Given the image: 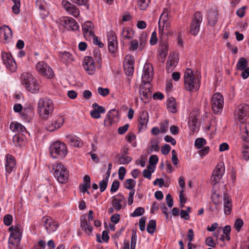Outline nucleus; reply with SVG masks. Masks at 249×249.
I'll return each mask as SVG.
<instances>
[{
	"label": "nucleus",
	"mask_w": 249,
	"mask_h": 249,
	"mask_svg": "<svg viewBox=\"0 0 249 249\" xmlns=\"http://www.w3.org/2000/svg\"><path fill=\"white\" fill-rule=\"evenodd\" d=\"M83 66L86 71L90 75L94 73L95 67L93 58L89 56H86L84 58Z\"/></svg>",
	"instance_id": "f3484780"
},
{
	"label": "nucleus",
	"mask_w": 249,
	"mask_h": 249,
	"mask_svg": "<svg viewBox=\"0 0 249 249\" xmlns=\"http://www.w3.org/2000/svg\"><path fill=\"white\" fill-rule=\"evenodd\" d=\"M159 158L156 155H152L149 159V163L150 165H156L158 162Z\"/></svg>",
	"instance_id": "774afa93"
},
{
	"label": "nucleus",
	"mask_w": 249,
	"mask_h": 249,
	"mask_svg": "<svg viewBox=\"0 0 249 249\" xmlns=\"http://www.w3.org/2000/svg\"><path fill=\"white\" fill-rule=\"evenodd\" d=\"M14 3V5L12 7L13 12L15 14H18L20 12L19 7L20 6V0H12Z\"/></svg>",
	"instance_id": "37998d69"
},
{
	"label": "nucleus",
	"mask_w": 249,
	"mask_h": 249,
	"mask_svg": "<svg viewBox=\"0 0 249 249\" xmlns=\"http://www.w3.org/2000/svg\"><path fill=\"white\" fill-rule=\"evenodd\" d=\"M243 158L245 160H248L249 159V145L245 144L243 145L242 151Z\"/></svg>",
	"instance_id": "09e8293b"
},
{
	"label": "nucleus",
	"mask_w": 249,
	"mask_h": 249,
	"mask_svg": "<svg viewBox=\"0 0 249 249\" xmlns=\"http://www.w3.org/2000/svg\"><path fill=\"white\" fill-rule=\"evenodd\" d=\"M223 201L224 213L226 215H230L232 210V205L231 199L228 194H224Z\"/></svg>",
	"instance_id": "5701e85b"
},
{
	"label": "nucleus",
	"mask_w": 249,
	"mask_h": 249,
	"mask_svg": "<svg viewBox=\"0 0 249 249\" xmlns=\"http://www.w3.org/2000/svg\"><path fill=\"white\" fill-rule=\"evenodd\" d=\"M41 222L48 233L55 231L58 227V223L49 216H44L41 219Z\"/></svg>",
	"instance_id": "9d476101"
},
{
	"label": "nucleus",
	"mask_w": 249,
	"mask_h": 249,
	"mask_svg": "<svg viewBox=\"0 0 249 249\" xmlns=\"http://www.w3.org/2000/svg\"><path fill=\"white\" fill-rule=\"evenodd\" d=\"M167 107L172 113L177 112L176 103L174 98L170 97L167 101Z\"/></svg>",
	"instance_id": "72a5a7b5"
},
{
	"label": "nucleus",
	"mask_w": 249,
	"mask_h": 249,
	"mask_svg": "<svg viewBox=\"0 0 249 249\" xmlns=\"http://www.w3.org/2000/svg\"><path fill=\"white\" fill-rule=\"evenodd\" d=\"M156 229V222L155 220H150L149 221L147 225L146 230L150 234H153Z\"/></svg>",
	"instance_id": "c9c22d12"
},
{
	"label": "nucleus",
	"mask_w": 249,
	"mask_h": 249,
	"mask_svg": "<svg viewBox=\"0 0 249 249\" xmlns=\"http://www.w3.org/2000/svg\"><path fill=\"white\" fill-rule=\"evenodd\" d=\"M139 47V42L136 39L132 40L130 41V46L129 50L132 51L136 50Z\"/></svg>",
	"instance_id": "bf43d9fd"
},
{
	"label": "nucleus",
	"mask_w": 249,
	"mask_h": 249,
	"mask_svg": "<svg viewBox=\"0 0 249 249\" xmlns=\"http://www.w3.org/2000/svg\"><path fill=\"white\" fill-rule=\"evenodd\" d=\"M117 44V41H113L109 42L108 43V51L111 53H113L115 52L116 49V46Z\"/></svg>",
	"instance_id": "680f3d73"
},
{
	"label": "nucleus",
	"mask_w": 249,
	"mask_h": 249,
	"mask_svg": "<svg viewBox=\"0 0 249 249\" xmlns=\"http://www.w3.org/2000/svg\"><path fill=\"white\" fill-rule=\"evenodd\" d=\"M248 65V61L244 57H241L239 59L237 63V69L240 71H243L246 68Z\"/></svg>",
	"instance_id": "e433bc0d"
},
{
	"label": "nucleus",
	"mask_w": 249,
	"mask_h": 249,
	"mask_svg": "<svg viewBox=\"0 0 249 249\" xmlns=\"http://www.w3.org/2000/svg\"><path fill=\"white\" fill-rule=\"evenodd\" d=\"M36 70L40 74L52 78L53 75L52 69L43 61L39 62L36 65Z\"/></svg>",
	"instance_id": "ddd939ff"
},
{
	"label": "nucleus",
	"mask_w": 249,
	"mask_h": 249,
	"mask_svg": "<svg viewBox=\"0 0 249 249\" xmlns=\"http://www.w3.org/2000/svg\"><path fill=\"white\" fill-rule=\"evenodd\" d=\"M178 63L177 55L175 53L170 54L166 62V69L168 72H171Z\"/></svg>",
	"instance_id": "412c9836"
},
{
	"label": "nucleus",
	"mask_w": 249,
	"mask_h": 249,
	"mask_svg": "<svg viewBox=\"0 0 249 249\" xmlns=\"http://www.w3.org/2000/svg\"><path fill=\"white\" fill-rule=\"evenodd\" d=\"M249 106L246 104H241L237 106L234 111V117L236 120L243 122L249 116Z\"/></svg>",
	"instance_id": "423d86ee"
},
{
	"label": "nucleus",
	"mask_w": 249,
	"mask_h": 249,
	"mask_svg": "<svg viewBox=\"0 0 249 249\" xmlns=\"http://www.w3.org/2000/svg\"><path fill=\"white\" fill-rule=\"evenodd\" d=\"M53 169L54 171V176L59 182L65 183L68 181L69 172L62 163L57 162L53 164Z\"/></svg>",
	"instance_id": "20e7f679"
},
{
	"label": "nucleus",
	"mask_w": 249,
	"mask_h": 249,
	"mask_svg": "<svg viewBox=\"0 0 249 249\" xmlns=\"http://www.w3.org/2000/svg\"><path fill=\"white\" fill-rule=\"evenodd\" d=\"M0 34L3 35V39L7 41L12 37V32L11 29L7 26L4 25L0 29Z\"/></svg>",
	"instance_id": "c756f323"
},
{
	"label": "nucleus",
	"mask_w": 249,
	"mask_h": 249,
	"mask_svg": "<svg viewBox=\"0 0 249 249\" xmlns=\"http://www.w3.org/2000/svg\"><path fill=\"white\" fill-rule=\"evenodd\" d=\"M51 156L54 159H62L67 154V149L66 145L60 142L53 143L50 147Z\"/></svg>",
	"instance_id": "39448f33"
},
{
	"label": "nucleus",
	"mask_w": 249,
	"mask_h": 249,
	"mask_svg": "<svg viewBox=\"0 0 249 249\" xmlns=\"http://www.w3.org/2000/svg\"><path fill=\"white\" fill-rule=\"evenodd\" d=\"M93 54L94 60L98 62L99 66L101 65V54L100 53V50L96 48L93 50Z\"/></svg>",
	"instance_id": "a19ab883"
},
{
	"label": "nucleus",
	"mask_w": 249,
	"mask_h": 249,
	"mask_svg": "<svg viewBox=\"0 0 249 249\" xmlns=\"http://www.w3.org/2000/svg\"><path fill=\"white\" fill-rule=\"evenodd\" d=\"M151 85L150 83H143L140 87L139 89V95L141 101L144 103H147L151 99L152 91L151 90Z\"/></svg>",
	"instance_id": "1a4fd4ad"
},
{
	"label": "nucleus",
	"mask_w": 249,
	"mask_h": 249,
	"mask_svg": "<svg viewBox=\"0 0 249 249\" xmlns=\"http://www.w3.org/2000/svg\"><path fill=\"white\" fill-rule=\"evenodd\" d=\"M135 184L136 181L132 179H127L125 181V187L127 189H133Z\"/></svg>",
	"instance_id": "49530a36"
},
{
	"label": "nucleus",
	"mask_w": 249,
	"mask_h": 249,
	"mask_svg": "<svg viewBox=\"0 0 249 249\" xmlns=\"http://www.w3.org/2000/svg\"><path fill=\"white\" fill-rule=\"evenodd\" d=\"M132 31L129 28L124 29L121 33V36L124 39H130L133 36Z\"/></svg>",
	"instance_id": "79ce46f5"
},
{
	"label": "nucleus",
	"mask_w": 249,
	"mask_h": 249,
	"mask_svg": "<svg viewBox=\"0 0 249 249\" xmlns=\"http://www.w3.org/2000/svg\"><path fill=\"white\" fill-rule=\"evenodd\" d=\"M206 141L203 138H197L195 140V145L197 148H201L206 144Z\"/></svg>",
	"instance_id": "c03bdc74"
},
{
	"label": "nucleus",
	"mask_w": 249,
	"mask_h": 249,
	"mask_svg": "<svg viewBox=\"0 0 249 249\" xmlns=\"http://www.w3.org/2000/svg\"><path fill=\"white\" fill-rule=\"evenodd\" d=\"M53 111V105L50 99L47 97L39 99L37 104V112L41 118L47 120Z\"/></svg>",
	"instance_id": "f257e3e1"
},
{
	"label": "nucleus",
	"mask_w": 249,
	"mask_h": 249,
	"mask_svg": "<svg viewBox=\"0 0 249 249\" xmlns=\"http://www.w3.org/2000/svg\"><path fill=\"white\" fill-rule=\"evenodd\" d=\"M169 20L168 13L167 12H164L161 15L159 21V24L161 25V23H164Z\"/></svg>",
	"instance_id": "3c124183"
},
{
	"label": "nucleus",
	"mask_w": 249,
	"mask_h": 249,
	"mask_svg": "<svg viewBox=\"0 0 249 249\" xmlns=\"http://www.w3.org/2000/svg\"><path fill=\"white\" fill-rule=\"evenodd\" d=\"M134 56L129 54L126 55L124 60V69L126 75H132L134 72Z\"/></svg>",
	"instance_id": "f8f14e48"
},
{
	"label": "nucleus",
	"mask_w": 249,
	"mask_h": 249,
	"mask_svg": "<svg viewBox=\"0 0 249 249\" xmlns=\"http://www.w3.org/2000/svg\"><path fill=\"white\" fill-rule=\"evenodd\" d=\"M119 160L121 164H128L131 161V158L129 156H124L122 155L121 157H119Z\"/></svg>",
	"instance_id": "603ef678"
},
{
	"label": "nucleus",
	"mask_w": 249,
	"mask_h": 249,
	"mask_svg": "<svg viewBox=\"0 0 249 249\" xmlns=\"http://www.w3.org/2000/svg\"><path fill=\"white\" fill-rule=\"evenodd\" d=\"M46 3L44 0H37L36 2V5L40 11H44Z\"/></svg>",
	"instance_id": "6e6d98bb"
},
{
	"label": "nucleus",
	"mask_w": 249,
	"mask_h": 249,
	"mask_svg": "<svg viewBox=\"0 0 249 249\" xmlns=\"http://www.w3.org/2000/svg\"><path fill=\"white\" fill-rule=\"evenodd\" d=\"M62 57L65 59L68 62H71L73 58L71 54L67 52H64L62 53Z\"/></svg>",
	"instance_id": "e2e57ef3"
},
{
	"label": "nucleus",
	"mask_w": 249,
	"mask_h": 249,
	"mask_svg": "<svg viewBox=\"0 0 249 249\" xmlns=\"http://www.w3.org/2000/svg\"><path fill=\"white\" fill-rule=\"evenodd\" d=\"M108 179L107 178H105L104 179L100 181L99 183L100 190L101 192H103L107 188Z\"/></svg>",
	"instance_id": "a18cd8bd"
},
{
	"label": "nucleus",
	"mask_w": 249,
	"mask_h": 249,
	"mask_svg": "<svg viewBox=\"0 0 249 249\" xmlns=\"http://www.w3.org/2000/svg\"><path fill=\"white\" fill-rule=\"evenodd\" d=\"M115 111V109H113L110 110L106 116V117L104 120V124L105 125H111L113 121V115H112V112Z\"/></svg>",
	"instance_id": "4c0bfd02"
},
{
	"label": "nucleus",
	"mask_w": 249,
	"mask_h": 249,
	"mask_svg": "<svg viewBox=\"0 0 249 249\" xmlns=\"http://www.w3.org/2000/svg\"><path fill=\"white\" fill-rule=\"evenodd\" d=\"M80 224L82 229L86 233L90 235L92 232V227L90 223L87 221L86 216L82 215L80 217Z\"/></svg>",
	"instance_id": "a878e982"
},
{
	"label": "nucleus",
	"mask_w": 249,
	"mask_h": 249,
	"mask_svg": "<svg viewBox=\"0 0 249 249\" xmlns=\"http://www.w3.org/2000/svg\"><path fill=\"white\" fill-rule=\"evenodd\" d=\"M66 138L68 142H69L71 145L74 147L80 146V141L78 137L72 135H68L66 136Z\"/></svg>",
	"instance_id": "473e14b6"
},
{
	"label": "nucleus",
	"mask_w": 249,
	"mask_h": 249,
	"mask_svg": "<svg viewBox=\"0 0 249 249\" xmlns=\"http://www.w3.org/2000/svg\"><path fill=\"white\" fill-rule=\"evenodd\" d=\"M224 99L220 93H214L211 101L212 108L214 113H220L223 109Z\"/></svg>",
	"instance_id": "0eeeda50"
},
{
	"label": "nucleus",
	"mask_w": 249,
	"mask_h": 249,
	"mask_svg": "<svg viewBox=\"0 0 249 249\" xmlns=\"http://www.w3.org/2000/svg\"><path fill=\"white\" fill-rule=\"evenodd\" d=\"M64 122V118L62 116H59L52 122L48 124L46 126V129L50 132L53 131L60 128L63 124Z\"/></svg>",
	"instance_id": "aec40b11"
},
{
	"label": "nucleus",
	"mask_w": 249,
	"mask_h": 249,
	"mask_svg": "<svg viewBox=\"0 0 249 249\" xmlns=\"http://www.w3.org/2000/svg\"><path fill=\"white\" fill-rule=\"evenodd\" d=\"M205 243L208 246L212 248H215L216 246V244L212 237H208L206 238L205 239Z\"/></svg>",
	"instance_id": "69168bd1"
},
{
	"label": "nucleus",
	"mask_w": 249,
	"mask_h": 249,
	"mask_svg": "<svg viewBox=\"0 0 249 249\" xmlns=\"http://www.w3.org/2000/svg\"><path fill=\"white\" fill-rule=\"evenodd\" d=\"M150 0H138V5L142 10H145L148 6Z\"/></svg>",
	"instance_id": "8fccbe9b"
},
{
	"label": "nucleus",
	"mask_w": 249,
	"mask_h": 249,
	"mask_svg": "<svg viewBox=\"0 0 249 249\" xmlns=\"http://www.w3.org/2000/svg\"><path fill=\"white\" fill-rule=\"evenodd\" d=\"M225 171L224 164L223 162L218 163L213 170L212 174V182L216 184L222 177Z\"/></svg>",
	"instance_id": "4468645a"
},
{
	"label": "nucleus",
	"mask_w": 249,
	"mask_h": 249,
	"mask_svg": "<svg viewBox=\"0 0 249 249\" xmlns=\"http://www.w3.org/2000/svg\"><path fill=\"white\" fill-rule=\"evenodd\" d=\"M94 28L93 24L89 21L85 22L82 25L83 35L86 40H90L91 36H94Z\"/></svg>",
	"instance_id": "2eb2a0df"
},
{
	"label": "nucleus",
	"mask_w": 249,
	"mask_h": 249,
	"mask_svg": "<svg viewBox=\"0 0 249 249\" xmlns=\"http://www.w3.org/2000/svg\"><path fill=\"white\" fill-rule=\"evenodd\" d=\"M202 21V16L200 12H196L193 18L192 21L190 26V33L196 36L199 31L200 25Z\"/></svg>",
	"instance_id": "6e6552de"
},
{
	"label": "nucleus",
	"mask_w": 249,
	"mask_h": 249,
	"mask_svg": "<svg viewBox=\"0 0 249 249\" xmlns=\"http://www.w3.org/2000/svg\"><path fill=\"white\" fill-rule=\"evenodd\" d=\"M137 242V234L136 231L133 230L131 238V247L133 249H135Z\"/></svg>",
	"instance_id": "864d4df0"
},
{
	"label": "nucleus",
	"mask_w": 249,
	"mask_h": 249,
	"mask_svg": "<svg viewBox=\"0 0 249 249\" xmlns=\"http://www.w3.org/2000/svg\"><path fill=\"white\" fill-rule=\"evenodd\" d=\"M108 41L109 42H111L113 41H117V36L115 35V33L112 31H110L108 33Z\"/></svg>",
	"instance_id": "052dcab7"
},
{
	"label": "nucleus",
	"mask_w": 249,
	"mask_h": 249,
	"mask_svg": "<svg viewBox=\"0 0 249 249\" xmlns=\"http://www.w3.org/2000/svg\"><path fill=\"white\" fill-rule=\"evenodd\" d=\"M220 196L217 194L216 191H214L212 195L211 198L212 202L215 205V209L218 210L217 205L221 203V201L219 199Z\"/></svg>",
	"instance_id": "ea45409f"
},
{
	"label": "nucleus",
	"mask_w": 249,
	"mask_h": 249,
	"mask_svg": "<svg viewBox=\"0 0 249 249\" xmlns=\"http://www.w3.org/2000/svg\"><path fill=\"white\" fill-rule=\"evenodd\" d=\"M62 24L68 30L75 31L79 29V25L76 20L70 17H64L61 20Z\"/></svg>",
	"instance_id": "a211bd4d"
},
{
	"label": "nucleus",
	"mask_w": 249,
	"mask_h": 249,
	"mask_svg": "<svg viewBox=\"0 0 249 249\" xmlns=\"http://www.w3.org/2000/svg\"><path fill=\"white\" fill-rule=\"evenodd\" d=\"M22 230L21 226L17 228L16 230L10 234V238H12L17 241L18 244L20 241L22 236Z\"/></svg>",
	"instance_id": "2f4dec72"
},
{
	"label": "nucleus",
	"mask_w": 249,
	"mask_h": 249,
	"mask_svg": "<svg viewBox=\"0 0 249 249\" xmlns=\"http://www.w3.org/2000/svg\"><path fill=\"white\" fill-rule=\"evenodd\" d=\"M124 197L121 194L113 196L112 205L114 208L117 211L120 210L122 207V203L124 202Z\"/></svg>",
	"instance_id": "bb28decb"
},
{
	"label": "nucleus",
	"mask_w": 249,
	"mask_h": 249,
	"mask_svg": "<svg viewBox=\"0 0 249 249\" xmlns=\"http://www.w3.org/2000/svg\"><path fill=\"white\" fill-rule=\"evenodd\" d=\"M24 137L19 134L14 135L13 140L15 145L20 146L24 141Z\"/></svg>",
	"instance_id": "58836bf2"
},
{
	"label": "nucleus",
	"mask_w": 249,
	"mask_h": 249,
	"mask_svg": "<svg viewBox=\"0 0 249 249\" xmlns=\"http://www.w3.org/2000/svg\"><path fill=\"white\" fill-rule=\"evenodd\" d=\"M243 224L244 223L242 219L241 218H238L235 221L234 227L237 231H239L241 230V228L243 226Z\"/></svg>",
	"instance_id": "4d7b16f0"
},
{
	"label": "nucleus",
	"mask_w": 249,
	"mask_h": 249,
	"mask_svg": "<svg viewBox=\"0 0 249 249\" xmlns=\"http://www.w3.org/2000/svg\"><path fill=\"white\" fill-rule=\"evenodd\" d=\"M16 167V160L14 156L10 154L6 155L5 170L10 174Z\"/></svg>",
	"instance_id": "b1692460"
},
{
	"label": "nucleus",
	"mask_w": 249,
	"mask_h": 249,
	"mask_svg": "<svg viewBox=\"0 0 249 249\" xmlns=\"http://www.w3.org/2000/svg\"><path fill=\"white\" fill-rule=\"evenodd\" d=\"M148 118L149 115L148 112L146 111H142L138 119V128L139 131H141L146 128Z\"/></svg>",
	"instance_id": "4be33fe9"
},
{
	"label": "nucleus",
	"mask_w": 249,
	"mask_h": 249,
	"mask_svg": "<svg viewBox=\"0 0 249 249\" xmlns=\"http://www.w3.org/2000/svg\"><path fill=\"white\" fill-rule=\"evenodd\" d=\"M98 92L99 94L103 96H106L109 94V89L107 88H103L99 87L98 88Z\"/></svg>",
	"instance_id": "338daca9"
},
{
	"label": "nucleus",
	"mask_w": 249,
	"mask_h": 249,
	"mask_svg": "<svg viewBox=\"0 0 249 249\" xmlns=\"http://www.w3.org/2000/svg\"><path fill=\"white\" fill-rule=\"evenodd\" d=\"M92 108L100 114L104 113L106 111L105 108L103 107L99 106L96 103L92 104Z\"/></svg>",
	"instance_id": "13d9d810"
},
{
	"label": "nucleus",
	"mask_w": 249,
	"mask_h": 249,
	"mask_svg": "<svg viewBox=\"0 0 249 249\" xmlns=\"http://www.w3.org/2000/svg\"><path fill=\"white\" fill-rule=\"evenodd\" d=\"M217 13L214 11H210L208 14V23L210 25H214L217 22Z\"/></svg>",
	"instance_id": "f704fd0d"
},
{
	"label": "nucleus",
	"mask_w": 249,
	"mask_h": 249,
	"mask_svg": "<svg viewBox=\"0 0 249 249\" xmlns=\"http://www.w3.org/2000/svg\"><path fill=\"white\" fill-rule=\"evenodd\" d=\"M168 46L165 40L161 42L160 47V56L162 58V61L165 60L167 54Z\"/></svg>",
	"instance_id": "cd10ccee"
},
{
	"label": "nucleus",
	"mask_w": 249,
	"mask_h": 249,
	"mask_svg": "<svg viewBox=\"0 0 249 249\" xmlns=\"http://www.w3.org/2000/svg\"><path fill=\"white\" fill-rule=\"evenodd\" d=\"M144 213V209L142 207H138L135 209L134 212L131 213L132 217H136L142 215Z\"/></svg>",
	"instance_id": "de8ad7c7"
},
{
	"label": "nucleus",
	"mask_w": 249,
	"mask_h": 249,
	"mask_svg": "<svg viewBox=\"0 0 249 249\" xmlns=\"http://www.w3.org/2000/svg\"><path fill=\"white\" fill-rule=\"evenodd\" d=\"M1 57L3 63L7 69L12 72L15 71L17 69V65L11 54L7 53L2 52Z\"/></svg>",
	"instance_id": "9b49d317"
},
{
	"label": "nucleus",
	"mask_w": 249,
	"mask_h": 249,
	"mask_svg": "<svg viewBox=\"0 0 249 249\" xmlns=\"http://www.w3.org/2000/svg\"><path fill=\"white\" fill-rule=\"evenodd\" d=\"M143 73L142 76L143 83H150L152 80L153 76V68L150 63H145L143 67Z\"/></svg>",
	"instance_id": "dca6fc26"
},
{
	"label": "nucleus",
	"mask_w": 249,
	"mask_h": 249,
	"mask_svg": "<svg viewBox=\"0 0 249 249\" xmlns=\"http://www.w3.org/2000/svg\"><path fill=\"white\" fill-rule=\"evenodd\" d=\"M21 80L22 84L25 86L27 90L32 93L38 92L40 89L39 85L33 75L24 72L21 76Z\"/></svg>",
	"instance_id": "7ed1b4c3"
},
{
	"label": "nucleus",
	"mask_w": 249,
	"mask_h": 249,
	"mask_svg": "<svg viewBox=\"0 0 249 249\" xmlns=\"http://www.w3.org/2000/svg\"><path fill=\"white\" fill-rule=\"evenodd\" d=\"M10 128L12 131L15 132H27L25 127L21 124L18 122L12 123L10 125Z\"/></svg>",
	"instance_id": "c85d7f7f"
},
{
	"label": "nucleus",
	"mask_w": 249,
	"mask_h": 249,
	"mask_svg": "<svg viewBox=\"0 0 249 249\" xmlns=\"http://www.w3.org/2000/svg\"><path fill=\"white\" fill-rule=\"evenodd\" d=\"M240 136L242 140L246 142H249V122L242 123L240 126Z\"/></svg>",
	"instance_id": "393cba45"
},
{
	"label": "nucleus",
	"mask_w": 249,
	"mask_h": 249,
	"mask_svg": "<svg viewBox=\"0 0 249 249\" xmlns=\"http://www.w3.org/2000/svg\"><path fill=\"white\" fill-rule=\"evenodd\" d=\"M13 221V216L12 215L7 214L3 217V222L7 226H10Z\"/></svg>",
	"instance_id": "5fc2aeb1"
},
{
	"label": "nucleus",
	"mask_w": 249,
	"mask_h": 249,
	"mask_svg": "<svg viewBox=\"0 0 249 249\" xmlns=\"http://www.w3.org/2000/svg\"><path fill=\"white\" fill-rule=\"evenodd\" d=\"M184 83L185 89L191 91L199 89L200 81L198 77H194L191 69H187L184 74Z\"/></svg>",
	"instance_id": "f03ea898"
},
{
	"label": "nucleus",
	"mask_w": 249,
	"mask_h": 249,
	"mask_svg": "<svg viewBox=\"0 0 249 249\" xmlns=\"http://www.w3.org/2000/svg\"><path fill=\"white\" fill-rule=\"evenodd\" d=\"M62 5L65 10L70 14L75 17L79 15V10L77 7L67 0H63L62 1Z\"/></svg>",
	"instance_id": "6ab92c4d"
},
{
	"label": "nucleus",
	"mask_w": 249,
	"mask_h": 249,
	"mask_svg": "<svg viewBox=\"0 0 249 249\" xmlns=\"http://www.w3.org/2000/svg\"><path fill=\"white\" fill-rule=\"evenodd\" d=\"M197 119L195 115L191 116L189 118L188 124L190 129L195 133L198 130L197 128Z\"/></svg>",
	"instance_id": "7c9ffc66"
},
{
	"label": "nucleus",
	"mask_w": 249,
	"mask_h": 249,
	"mask_svg": "<svg viewBox=\"0 0 249 249\" xmlns=\"http://www.w3.org/2000/svg\"><path fill=\"white\" fill-rule=\"evenodd\" d=\"M119 186H120L119 181H118L117 180H114L111 185L110 191L111 192H116L118 190V189L119 188Z\"/></svg>",
	"instance_id": "0e129e2a"
}]
</instances>
